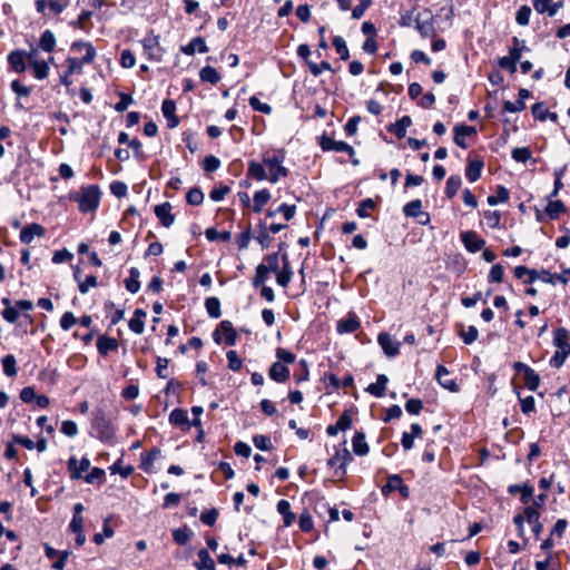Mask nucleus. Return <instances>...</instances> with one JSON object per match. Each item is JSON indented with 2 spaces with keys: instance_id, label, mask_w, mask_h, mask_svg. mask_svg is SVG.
<instances>
[{
  "instance_id": "39448f33",
  "label": "nucleus",
  "mask_w": 570,
  "mask_h": 570,
  "mask_svg": "<svg viewBox=\"0 0 570 570\" xmlns=\"http://www.w3.org/2000/svg\"><path fill=\"white\" fill-rule=\"evenodd\" d=\"M142 48L145 53L150 60L160 61L164 56V49L159 45V37L154 33L147 35L141 40Z\"/></svg>"
},
{
  "instance_id": "bb28decb",
  "label": "nucleus",
  "mask_w": 570,
  "mask_h": 570,
  "mask_svg": "<svg viewBox=\"0 0 570 570\" xmlns=\"http://www.w3.org/2000/svg\"><path fill=\"white\" fill-rule=\"evenodd\" d=\"M256 236L255 239L259 243L263 249L268 248L272 244L273 238L271 237V233L267 229V224L265 220H261L256 226Z\"/></svg>"
},
{
  "instance_id": "e2e57ef3",
  "label": "nucleus",
  "mask_w": 570,
  "mask_h": 570,
  "mask_svg": "<svg viewBox=\"0 0 570 570\" xmlns=\"http://www.w3.org/2000/svg\"><path fill=\"white\" fill-rule=\"evenodd\" d=\"M504 269L501 264H495L491 267L490 273L488 275V281L490 283H501L503 281Z\"/></svg>"
},
{
  "instance_id": "ddd939ff",
  "label": "nucleus",
  "mask_w": 570,
  "mask_h": 570,
  "mask_svg": "<svg viewBox=\"0 0 570 570\" xmlns=\"http://www.w3.org/2000/svg\"><path fill=\"white\" fill-rule=\"evenodd\" d=\"M562 2H553V0H533V8L538 13H548L549 17H554Z\"/></svg>"
},
{
  "instance_id": "8fccbe9b",
  "label": "nucleus",
  "mask_w": 570,
  "mask_h": 570,
  "mask_svg": "<svg viewBox=\"0 0 570 570\" xmlns=\"http://www.w3.org/2000/svg\"><path fill=\"white\" fill-rule=\"evenodd\" d=\"M2 367L3 373L9 376L13 377L17 375V361L16 357L12 354L6 355L2 358Z\"/></svg>"
},
{
  "instance_id": "7ed1b4c3",
  "label": "nucleus",
  "mask_w": 570,
  "mask_h": 570,
  "mask_svg": "<svg viewBox=\"0 0 570 570\" xmlns=\"http://www.w3.org/2000/svg\"><path fill=\"white\" fill-rule=\"evenodd\" d=\"M100 190L96 185H89L81 188L80 193L72 198L78 203L82 213L95 210L100 200Z\"/></svg>"
},
{
  "instance_id": "393cba45",
  "label": "nucleus",
  "mask_w": 570,
  "mask_h": 570,
  "mask_svg": "<svg viewBox=\"0 0 570 570\" xmlns=\"http://www.w3.org/2000/svg\"><path fill=\"white\" fill-rule=\"evenodd\" d=\"M553 344L557 347V351L570 352L569 344V332L564 327H559L553 333Z\"/></svg>"
},
{
  "instance_id": "3c124183",
  "label": "nucleus",
  "mask_w": 570,
  "mask_h": 570,
  "mask_svg": "<svg viewBox=\"0 0 570 570\" xmlns=\"http://www.w3.org/2000/svg\"><path fill=\"white\" fill-rule=\"evenodd\" d=\"M462 184V179L460 176H450L446 180L445 194L449 198H452L456 195Z\"/></svg>"
},
{
  "instance_id": "4d7b16f0",
  "label": "nucleus",
  "mask_w": 570,
  "mask_h": 570,
  "mask_svg": "<svg viewBox=\"0 0 570 570\" xmlns=\"http://www.w3.org/2000/svg\"><path fill=\"white\" fill-rule=\"evenodd\" d=\"M186 200L189 205L198 206L204 202V194L199 188H191L186 195Z\"/></svg>"
},
{
  "instance_id": "2f4dec72",
  "label": "nucleus",
  "mask_w": 570,
  "mask_h": 570,
  "mask_svg": "<svg viewBox=\"0 0 570 570\" xmlns=\"http://www.w3.org/2000/svg\"><path fill=\"white\" fill-rule=\"evenodd\" d=\"M387 382H389V379L385 374H379L376 377V382L370 384L366 387V391L376 397H382L385 394Z\"/></svg>"
},
{
  "instance_id": "473e14b6",
  "label": "nucleus",
  "mask_w": 570,
  "mask_h": 570,
  "mask_svg": "<svg viewBox=\"0 0 570 570\" xmlns=\"http://www.w3.org/2000/svg\"><path fill=\"white\" fill-rule=\"evenodd\" d=\"M283 262H284L283 269L282 271L278 269V272H276V274H277L276 281H277L278 285H281L283 287H287V285L289 284V282L292 279V276H293V272L289 267L287 254L283 255Z\"/></svg>"
},
{
  "instance_id": "864d4df0",
  "label": "nucleus",
  "mask_w": 570,
  "mask_h": 570,
  "mask_svg": "<svg viewBox=\"0 0 570 570\" xmlns=\"http://www.w3.org/2000/svg\"><path fill=\"white\" fill-rule=\"evenodd\" d=\"M402 478L397 474L390 475L387 478V482L382 487L383 495H389L391 492L395 491L401 487Z\"/></svg>"
},
{
  "instance_id": "6e6552de",
  "label": "nucleus",
  "mask_w": 570,
  "mask_h": 570,
  "mask_svg": "<svg viewBox=\"0 0 570 570\" xmlns=\"http://www.w3.org/2000/svg\"><path fill=\"white\" fill-rule=\"evenodd\" d=\"M68 0H36V10L40 14H46V10L53 14H60L68 7Z\"/></svg>"
},
{
  "instance_id": "a878e982",
  "label": "nucleus",
  "mask_w": 570,
  "mask_h": 570,
  "mask_svg": "<svg viewBox=\"0 0 570 570\" xmlns=\"http://www.w3.org/2000/svg\"><path fill=\"white\" fill-rule=\"evenodd\" d=\"M412 125L410 116H403L396 122L389 126L387 130L394 134L399 139H402L406 135L407 128Z\"/></svg>"
},
{
  "instance_id": "aec40b11",
  "label": "nucleus",
  "mask_w": 570,
  "mask_h": 570,
  "mask_svg": "<svg viewBox=\"0 0 570 570\" xmlns=\"http://www.w3.org/2000/svg\"><path fill=\"white\" fill-rule=\"evenodd\" d=\"M475 132H476V130L472 126L456 125L454 127V142L459 147L466 149L468 145L465 142V137L474 135Z\"/></svg>"
},
{
  "instance_id": "c03bdc74",
  "label": "nucleus",
  "mask_w": 570,
  "mask_h": 570,
  "mask_svg": "<svg viewBox=\"0 0 570 570\" xmlns=\"http://www.w3.org/2000/svg\"><path fill=\"white\" fill-rule=\"evenodd\" d=\"M566 210V206L561 200H549L546 207V214L551 218L556 219L561 213Z\"/></svg>"
},
{
  "instance_id": "b1692460",
  "label": "nucleus",
  "mask_w": 570,
  "mask_h": 570,
  "mask_svg": "<svg viewBox=\"0 0 570 570\" xmlns=\"http://www.w3.org/2000/svg\"><path fill=\"white\" fill-rule=\"evenodd\" d=\"M415 27L423 38L435 37L436 30L434 27V18L430 16L426 20H421L419 17L415 19Z\"/></svg>"
},
{
  "instance_id": "79ce46f5",
  "label": "nucleus",
  "mask_w": 570,
  "mask_h": 570,
  "mask_svg": "<svg viewBox=\"0 0 570 570\" xmlns=\"http://www.w3.org/2000/svg\"><path fill=\"white\" fill-rule=\"evenodd\" d=\"M199 78L202 81L209 82L212 85H216L220 80L218 71L210 66H206L200 70Z\"/></svg>"
},
{
  "instance_id": "774afa93",
  "label": "nucleus",
  "mask_w": 570,
  "mask_h": 570,
  "mask_svg": "<svg viewBox=\"0 0 570 570\" xmlns=\"http://www.w3.org/2000/svg\"><path fill=\"white\" fill-rule=\"evenodd\" d=\"M109 469L111 474L119 473L125 479L128 478L134 471V468L131 465L122 466L121 460L115 462Z\"/></svg>"
},
{
  "instance_id": "1a4fd4ad",
  "label": "nucleus",
  "mask_w": 570,
  "mask_h": 570,
  "mask_svg": "<svg viewBox=\"0 0 570 570\" xmlns=\"http://www.w3.org/2000/svg\"><path fill=\"white\" fill-rule=\"evenodd\" d=\"M461 240L470 253H476L481 250L485 245V242L480 238L475 232L472 230L462 233Z\"/></svg>"
},
{
  "instance_id": "6ab92c4d",
  "label": "nucleus",
  "mask_w": 570,
  "mask_h": 570,
  "mask_svg": "<svg viewBox=\"0 0 570 570\" xmlns=\"http://www.w3.org/2000/svg\"><path fill=\"white\" fill-rule=\"evenodd\" d=\"M161 111H163L164 117L167 119V126L169 128H175L178 126L179 120H178L177 116L175 115L176 104L174 100H170V99L164 100L163 105H161Z\"/></svg>"
},
{
  "instance_id": "338daca9",
  "label": "nucleus",
  "mask_w": 570,
  "mask_h": 570,
  "mask_svg": "<svg viewBox=\"0 0 570 570\" xmlns=\"http://www.w3.org/2000/svg\"><path fill=\"white\" fill-rule=\"evenodd\" d=\"M511 156L515 161L525 163L531 158V151L527 147H518L512 150Z\"/></svg>"
},
{
  "instance_id": "9d476101",
  "label": "nucleus",
  "mask_w": 570,
  "mask_h": 570,
  "mask_svg": "<svg viewBox=\"0 0 570 570\" xmlns=\"http://www.w3.org/2000/svg\"><path fill=\"white\" fill-rule=\"evenodd\" d=\"M154 213L166 228L170 227L175 222V216L171 214V205L168 202L156 205Z\"/></svg>"
},
{
  "instance_id": "f8f14e48",
  "label": "nucleus",
  "mask_w": 570,
  "mask_h": 570,
  "mask_svg": "<svg viewBox=\"0 0 570 570\" xmlns=\"http://www.w3.org/2000/svg\"><path fill=\"white\" fill-rule=\"evenodd\" d=\"M403 213L407 217H425V220H419V223L422 225H425L430 222V215L422 212V202L420 199L407 203L403 207Z\"/></svg>"
},
{
  "instance_id": "603ef678",
  "label": "nucleus",
  "mask_w": 570,
  "mask_h": 570,
  "mask_svg": "<svg viewBox=\"0 0 570 570\" xmlns=\"http://www.w3.org/2000/svg\"><path fill=\"white\" fill-rule=\"evenodd\" d=\"M169 422L174 425H185L188 423V416L186 411L181 409H175L169 414Z\"/></svg>"
},
{
  "instance_id": "ea45409f",
  "label": "nucleus",
  "mask_w": 570,
  "mask_h": 570,
  "mask_svg": "<svg viewBox=\"0 0 570 570\" xmlns=\"http://www.w3.org/2000/svg\"><path fill=\"white\" fill-rule=\"evenodd\" d=\"M247 175L259 181L267 179L265 165L254 160L248 164Z\"/></svg>"
},
{
  "instance_id": "4be33fe9",
  "label": "nucleus",
  "mask_w": 570,
  "mask_h": 570,
  "mask_svg": "<svg viewBox=\"0 0 570 570\" xmlns=\"http://www.w3.org/2000/svg\"><path fill=\"white\" fill-rule=\"evenodd\" d=\"M423 433V430L419 423H413L411 425V432H403L401 444L405 451H409L414 445V439L420 438Z\"/></svg>"
},
{
  "instance_id": "412c9836",
  "label": "nucleus",
  "mask_w": 570,
  "mask_h": 570,
  "mask_svg": "<svg viewBox=\"0 0 570 570\" xmlns=\"http://www.w3.org/2000/svg\"><path fill=\"white\" fill-rule=\"evenodd\" d=\"M360 326L361 323L356 315L350 314L346 318L340 320L337 322L336 330L340 334H346L357 331Z\"/></svg>"
},
{
  "instance_id": "0e129e2a",
  "label": "nucleus",
  "mask_w": 570,
  "mask_h": 570,
  "mask_svg": "<svg viewBox=\"0 0 570 570\" xmlns=\"http://www.w3.org/2000/svg\"><path fill=\"white\" fill-rule=\"evenodd\" d=\"M276 357H277V361L284 365L293 364L296 360V356L294 353H292L285 348H282V347L276 350Z\"/></svg>"
},
{
  "instance_id": "c756f323",
  "label": "nucleus",
  "mask_w": 570,
  "mask_h": 570,
  "mask_svg": "<svg viewBox=\"0 0 570 570\" xmlns=\"http://www.w3.org/2000/svg\"><path fill=\"white\" fill-rule=\"evenodd\" d=\"M352 460V454L346 448H344L336 451V453L328 460L327 464L330 466H338L340 469H345V465Z\"/></svg>"
},
{
  "instance_id": "58836bf2",
  "label": "nucleus",
  "mask_w": 570,
  "mask_h": 570,
  "mask_svg": "<svg viewBox=\"0 0 570 570\" xmlns=\"http://www.w3.org/2000/svg\"><path fill=\"white\" fill-rule=\"evenodd\" d=\"M39 47L46 52H52L56 47V37L52 31L45 30L41 33Z\"/></svg>"
},
{
  "instance_id": "c9c22d12",
  "label": "nucleus",
  "mask_w": 570,
  "mask_h": 570,
  "mask_svg": "<svg viewBox=\"0 0 570 570\" xmlns=\"http://www.w3.org/2000/svg\"><path fill=\"white\" fill-rule=\"evenodd\" d=\"M277 511L283 515L284 525L291 527L295 521V514L291 512V504L287 500H279L277 503Z\"/></svg>"
},
{
  "instance_id": "c85d7f7f",
  "label": "nucleus",
  "mask_w": 570,
  "mask_h": 570,
  "mask_svg": "<svg viewBox=\"0 0 570 570\" xmlns=\"http://www.w3.org/2000/svg\"><path fill=\"white\" fill-rule=\"evenodd\" d=\"M181 51L187 56H193V55H195L196 51H198L199 53L207 52L208 47H207L204 38L196 37V38L191 39V41L188 45L181 47Z\"/></svg>"
},
{
  "instance_id": "052dcab7",
  "label": "nucleus",
  "mask_w": 570,
  "mask_h": 570,
  "mask_svg": "<svg viewBox=\"0 0 570 570\" xmlns=\"http://www.w3.org/2000/svg\"><path fill=\"white\" fill-rule=\"evenodd\" d=\"M205 235H206L207 239L210 242H215L218 239L228 242L232 237L229 232L225 230V232L219 233L215 228H207L205 232Z\"/></svg>"
},
{
  "instance_id": "4c0bfd02",
  "label": "nucleus",
  "mask_w": 570,
  "mask_h": 570,
  "mask_svg": "<svg viewBox=\"0 0 570 570\" xmlns=\"http://www.w3.org/2000/svg\"><path fill=\"white\" fill-rule=\"evenodd\" d=\"M482 168L483 163L481 160H470L465 169L466 178L472 183L476 181L481 177Z\"/></svg>"
},
{
  "instance_id": "5fc2aeb1",
  "label": "nucleus",
  "mask_w": 570,
  "mask_h": 570,
  "mask_svg": "<svg viewBox=\"0 0 570 570\" xmlns=\"http://www.w3.org/2000/svg\"><path fill=\"white\" fill-rule=\"evenodd\" d=\"M523 379L525 385L531 391H535L540 385V376L535 373L533 368L528 370V372L523 374Z\"/></svg>"
},
{
  "instance_id": "9b49d317",
  "label": "nucleus",
  "mask_w": 570,
  "mask_h": 570,
  "mask_svg": "<svg viewBox=\"0 0 570 570\" xmlns=\"http://www.w3.org/2000/svg\"><path fill=\"white\" fill-rule=\"evenodd\" d=\"M377 342L389 357H394L399 354L401 344L394 341L390 334L381 333Z\"/></svg>"
},
{
  "instance_id": "37998d69",
  "label": "nucleus",
  "mask_w": 570,
  "mask_h": 570,
  "mask_svg": "<svg viewBox=\"0 0 570 570\" xmlns=\"http://www.w3.org/2000/svg\"><path fill=\"white\" fill-rule=\"evenodd\" d=\"M33 69V75L37 79L43 80L49 75V63L46 60H35L30 66Z\"/></svg>"
},
{
  "instance_id": "cd10ccee",
  "label": "nucleus",
  "mask_w": 570,
  "mask_h": 570,
  "mask_svg": "<svg viewBox=\"0 0 570 570\" xmlns=\"http://www.w3.org/2000/svg\"><path fill=\"white\" fill-rule=\"evenodd\" d=\"M197 557L198 559L194 563L197 570H216L215 562L208 550L200 549L197 553Z\"/></svg>"
},
{
  "instance_id": "7c9ffc66",
  "label": "nucleus",
  "mask_w": 570,
  "mask_h": 570,
  "mask_svg": "<svg viewBox=\"0 0 570 570\" xmlns=\"http://www.w3.org/2000/svg\"><path fill=\"white\" fill-rule=\"evenodd\" d=\"M118 346V341L114 337L101 335L97 340V350L104 356H106L110 351H116Z\"/></svg>"
},
{
  "instance_id": "20e7f679",
  "label": "nucleus",
  "mask_w": 570,
  "mask_h": 570,
  "mask_svg": "<svg viewBox=\"0 0 570 570\" xmlns=\"http://www.w3.org/2000/svg\"><path fill=\"white\" fill-rule=\"evenodd\" d=\"M285 159V155L282 150L277 151L275 155L263 158V164L268 168L271 174L269 181L275 184L278 181L281 177H286L288 175V170L283 166V161Z\"/></svg>"
},
{
  "instance_id": "a18cd8bd",
  "label": "nucleus",
  "mask_w": 570,
  "mask_h": 570,
  "mask_svg": "<svg viewBox=\"0 0 570 570\" xmlns=\"http://www.w3.org/2000/svg\"><path fill=\"white\" fill-rule=\"evenodd\" d=\"M205 307H206L208 315L213 318H218L222 315L220 302L217 297L206 298Z\"/></svg>"
},
{
  "instance_id": "4468645a",
  "label": "nucleus",
  "mask_w": 570,
  "mask_h": 570,
  "mask_svg": "<svg viewBox=\"0 0 570 570\" xmlns=\"http://www.w3.org/2000/svg\"><path fill=\"white\" fill-rule=\"evenodd\" d=\"M449 374V370L445 366L438 365L435 371V379L438 380L439 384L451 392H458L459 385L456 384L455 380L448 377Z\"/></svg>"
},
{
  "instance_id": "69168bd1",
  "label": "nucleus",
  "mask_w": 570,
  "mask_h": 570,
  "mask_svg": "<svg viewBox=\"0 0 570 570\" xmlns=\"http://www.w3.org/2000/svg\"><path fill=\"white\" fill-rule=\"evenodd\" d=\"M226 357H227V362H228V367L232 371H239L242 368L243 361L240 360V357L238 356L236 351H233V350L228 351L226 353Z\"/></svg>"
},
{
  "instance_id": "423d86ee",
  "label": "nucleus",
  "mask_w": 570,
  "mask_h": 570,
  "mask_svg": "<svg viewBox=\"0 0 570 570\" xmlns=\"http://www.w3.org/2000/svg\"><path fill=\"white\" fill-rule=\"evenodd\" d=\"M320 146L324 151L334 150L337 153H347L350 156L355 155V150L351 145L342 140L336 141L326 135L321 136Z\"/></svg>"
},
{
  "instance_id": "a19ab883",
  "label": "nucleus",
  "mask_w": 570,
  "mask_h": 570,
  "mask_svg": "<svg viewBox=\"0 0 570 570\" xmlns=\"http://www.w3.org/2000/svg\"><path fill=\"white\" fill-rule=\"evenodd\" d=\"M271 199V193L267 189L258 190L254 194V206L253 209L255 213L262 212L263 207L268 203Z\"/></svg>"
},
{
  "instance_id": "72a5a7b5",
  "label": "nucleus",
  "mask_w": 570,
  "mask_h": 570,
  "mask_svg": "<svg viewBox=\"0 0 570 570\" xmlns=\"http://www.w3.org/2000/svg\"><path fill=\"white\" fill-rule=\"evenodd\" d=\"M353 452L356 455H366L370 451L368 444L365 441V434L363 432H356L352 440Z\"/></svg>"
},
{
  "instance_id": "5701e85b",
  "label": "nucleus",
  "mask_w": 570,
  "mask_h": 570,
  "mask_svg": "<svg viewBox=\"0 0 570 570\" xmlns=\"http://www.w3.org/2000/svg\"><path fill=\"white\" fill-rule=\"evenodd\" d=\"M538 279L552 285H554L557 282L567 284L570 279V269H567L561 274H551L550 272L542 269L539 271Z\"/></svg>"
},
{
  "instance_id": "13d9d810",
  "label": "nucleus",
  "mask_w": 570,
  "mask_h": 570,
  "mask_svg": "<svg viewBox=\"0 0 570 570\" xmlns=\"http://www.w3.org/2000/svg\"><path fill=\"white\" fill-rule=\"evenodd\" d=\"M531 16V8L527 4L521 6L515 14V21L520 26H528Z\"/></svg>"
},
{
  "instance_id": "bf43d9fd",
  "label": "nucleus",
  "mask_w": 570,
  "mask_h": 570,
  "mask_svg": "<svg viewBox=\"0 0 570 570\" xmlns=\"http://www.w3.org/2000/svg\"><path fill=\"white\" fill-rule=\"evenodd\" d=\"M460 336L462 337V340L465 344H472L473 342H475L478 340L479 332L475 326L471 325L468 327V330H464L462 327V330L460 332Z\"/></svg>"
},
{
  "instance_id": "f03ea898",
  "label": "nucleus",
  "mask_w": 570,
  "mask_h": 570,
  "mask_svg": "<svg viewBox=\"0 0 570 570\" xmlns=\"http://www.w3.org/2000/svg\"><path fill=\"white\" fill-rule=\"evenodd\" d=\"M81 49H86V55L81 59L69 57L67 59L68 63V73L81 72L82 66L91 63L96 58V49L90 42L86 41H76L71 45V50L78 51Z\"/></svg>"
},
{
  "instance_id": "6e6d98bb",
  "label": "nucleus",
  "mask_w": 570,
  "mask_h": 570,
  "mask_svg": "<svg viewBox=\"0 0 570 570\" xmlns=\"http://www.w3.org/2000/svg\"><path fill=\"white\" fill-rule=\"evenodd\" d=\"M268 274L269 273L265 268V264H259L256 267V273H255V276L253 278V286L254 287L262 286L266 282V279L268 278Z\"/></svg>"
},
{
  "instance_id": "e433bc0d",
  "label": "nucleus",
  "mask_w": 570,
  "mask_h": 570,
  "mask_svg": "<svg viewBox=\"0 0 570 570\" xmlns=\"http://www.w3.org/2000/svg\"><path fill=\"white\" fill-rule=\"evenodd\" d=\"M514 276L519 279H522L524 276H527L524 283L532 284L539 278V271L529 269L525 266H517L514 268Z\"/></svg>"
},
{
  "instance_id": "0eeeda50",
  "label": "nucleus",
  "mask_w": 570,
  "mask_h": 570,
  "mask_svg": "<svg viewBox=\"0 0 570 570\" xmlns=\"http://www.w3.org/2000/svg\"><path fill=\"white\" fill-rule=\"evenodd\" d=\"M220 333H224V335L226 336L225 343L227 345L232 346V345L236 344L237 333L234 330L233 324H232L230 321H227V320L222 321L219 323L218 327L213 333V338H214V341L216 343H220L222 342Z\"/></svg>"
},
{
  "instance_id": "f257e3e1",
  "label": "nucleus",
  "mask_w": 570,
  "mask_h": 570,
  "mask_svg": "<svg viewBox=\"0 0 570 570\" xmlns=\"http://www.w3.org/2000/svg\"><path fill=\"white\" fill-rule=\"evenodd\" d=\"M92 429L102 442H110L115 438L116 429L102 409L92 412Z\"/></svg>"
},
{
  "instance_id": "f704fd0d",
  "label": "nucleus",
  "mask_w": 570,
  "mask_h": 570,
  "mask_svg": "<svg viewBox=\"0 0 570 570\" xmlns=\"http://www.w3.org/2000/svg\"><path fill=\"white\" fill-rule=\"evenodd\" d=\"M139 276L140 272L137 267L129 269V277L125 279V286L128 292L136 294L140 289Z\"/></svg>"
},
{
  "instance_id": "09e8293b",
  "label": "nucleus",
  "mask_w": 570,
  "mask_h": 570,
  "mask_svg": "<svg viewBox=\"0 0 570 570\" xmlns=\"http://www.w3.org/2000/svg\"><path fill=\"white\" fill-rule=\"evenodd\" d=\"M508 199L509 190L503 186H498L495 195L489 196L487 200L490 206H495L500 203H505Z\"/></svg>"
},
{
  "instance_id": "dca6fc26",
  "label": "nucleus",
  "mask_w": 570,
  "mask_h": 570,
  "mask_svg": "<svg viewBox=\"0 0 570 570\" xmlns=\"http://www.w3.org/2000/svg\"><path fill=\"white\" fill-rule=\"evenodd\" d=\"M27 51L14 50L8 55V63L18 73H22L27 69L26 65Z\"/></svg>"
},
{
  "instance_id": "de8ad7c7",
  "label": "nucleus",
  "mask_w": 570,
  "mask_h": 570,
  "mask_svg": "<svg viewBox=\"0 0 570 570\" xmlns=\"http://www.w3.org/2000/svg\"><path fill=\"white\" fill-rule=\"evenodd\" d=\"M160 450L155 448L147 453L141 454V468L146 471H150V465L160 456Z\"/></svg>"
},
{
  "instance_id": "49530a36",
  "label": "nucleus",
  "mask_w": 570,
  "mask_h": 570,
  "mask_svg": "<svg viewBox=\"0 0 570 570\" xmlns=\"http://www.w3.org/2000/svg\"><path fill=\"white\" fill-rule=\"evenodd\" d=\"M333 46L342 60H347L350 58V51L343 37L335 36L333 38Z\"/></svg>"
},
{
  "instance_id": "2eb2a0df",
  "label": "nucleus",
  "mask_w": 570,
  "mask_h": 570,
  "mask_svg": "<svg viewBox=\"0 0 570 570\" xmlns=\"http://www.w3.org/2000/svg\"><path fill=\"white\" fill-rule=\"evenodd\" d=\"M45 232V228L40 224H30L20 232V240L23 244H31L36 237L43 236Z\"/></svg>"
},
{
  "instance_id": "f3484780",
  "label": "nucleus",
  "mask_w": 570,
  "mask_h": 570,
  "mask_svg": "<svg viewBox=\"0 0 570 570\" xmlns=\"http://www.w3.org/2000/svg\"><path fill=\"white\" fill-rule=\"evenodd\" d=\"M90 468V461L87 458H82L79 462L75 456L68 460V469L70 471L71 479H80L82 473Z\"/></svg>"
},
{
  "instance_id": "a211bd4d",
  "label": "nucleus",
  "mask_w": 570,
  "mask_h": 570,
  "mask_svg": "<svg viewBox=\"0 0 570 570\" xmlns=\"http://www.w3.org/2000/svg\"><path fill=\"white\" fill-rule=\"evenodd\" d=\"M289 375L291 373L288 367L278 361L274 362L268 370V376L277 383L286 382L289 379Z\"/></svg>"
},
{
  "instance_id": "680f3d73",
  "label": "nucleus",
  "mask_w": 570,
  "mask_h": 570,
  "mask_svg": "<svg viewBox=\"0 0 570 570\" xmlns=\"http://www.w3.org/2000/svg\"><path fill=\"white\" fill-rule=\"evenodd\" d=\"M309 71L314 77H318L323 71H333L332 66L327 61H322L321 63H315L312 61H307Z\"/></svg>"
}]
</instances>
